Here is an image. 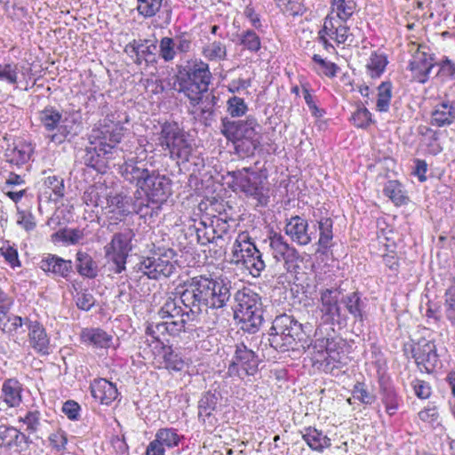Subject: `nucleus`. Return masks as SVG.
Returning a JSON list of instances; mask_svg holds the SVG:
<instances>
[{"label": "nucleus", "mask_w": 455, "mask_h": 455, "mask_svg": "<svg viewBox=\"0 0 455 455\" xmlns=\"http://www.w3.org/2000/svg\"><path fill=\"white\" fill-rule=\"evenodd\" d=\"M163 359L164 368L168 371H181L185 367L182 356L175 352L172 347H163Z\"/></svg>", "instance_id": "obj_43"}, {"label": "nucleus", "mask_w": 455, "mask_h": 455, "mask_svg": "<svg viewBox=\"0 0 455 455\" xmlns=\"http://www.w3.org/2000/svg\"><path fill=\"white\" fill-rule=\"evenodd\" d=\"M335 346L333 340L326 338L317 339L314 343L307 345L308 348L312 347L314 353L323 354L325 352L328 355L325 358L323 370L332 375H334V370L338 369L340 363L339 353L335 352Z\"/></svg>", "instance_id": "obj_20"}, {"label": "nucleus", "mask_w": 455, "mask_h": 455, "mask_svg": "<svg viewBox=\"0 0 455 455\" xmlns=\"http://www.w3.org/2000/svg\"><path fill=\"white\" fill-rule=\"evenodd\" d=\"M383 194L396 206L405 205L410 201L403 185L395 180L386 182L383 188Z\"/></svg>", "instance_id": "obj_31"}, {"label": "nucleus", "mask_w": 455, "mask_h": 455, "mask_svg": "<svg viewBox=\"0 0 455 455\" xmlns=\"http://www.w3.org/2000/svg\"><path fill=\"white\" fill-rule=\"evenodd\" d=\"M82 339L97 347H108L111 341V336L101 329H86L82 332Z\"/></svg>", "instance_id": "obj_40"}, {"label": "nucleus", "mask_w": 455, "mask_h": 455, "mask_svg": "<svg viewBox=\"0 0 455 455\" xmlns=\"http://www.w3.org/2000/svg\"><path fill=\"white\" fill-rule=\"evenodd\" d=\"M17 80L18 68L16 64H0V81H5L8 84H15L17 83Z\"/></svg>", "instance_id": "obj_60"}, {"label": "nucleus", "mask_w": 455, "mask_h": 455, "mask_svg": "<svg viewBox=\"0 0 455 455\" xmlns=\"http://www.w3.org/2000/svg\"><path fill=\"white\" fill-rule=\"evenodd\" d=\"M284 231L292 242L299 245H307L312 241V234L308 232V222L306 219L295 215L286 220Z\"/></svg>", "instance_id": "obj_19"}, {"label": "nucleus", "mask_w": 455, "mask_h": 455, "mask_svg": "<svg viewBox=\"0 0 455 455\" xmlns=\"http://www.w3.org/2000/svg\"><path fill=\"white\" fill-rule=\"evenodd\" d=\"M260 129L257 119L249 116L245 120H232L229 117L221 118L220 132L227 140L236 142L242 140H251L252 144L255 136Z\"/></svg>", "instance_id": "obj_10"}, {"label": "nucleus", "mask_w": 455, "mask_h": 455, "mask_svg": "<svg viewBox=\"0 0 455 455\" xmlns=\"http://www.w3.org/2000/svg\"><path fill=\"white\" fill-rule=\"evenodd\" d=\"M149 165L145 159L132 156L120 166L121 174L125 180L139 188L141 185H147V180L154 171L149 169Z\"/></svg>", "instance_id": "obj_15"}, {"label": "nucleus", "mask_w": 455, "mask_h": 455, "mask_svg": "<svg viewBox=\"0 0 455 455\" xmlns=\"http://www.w3.org/2000/svg\"><path fill=\"white\" fill-rule=\"evenodd\" d=\"M211 286V308H221L225 307L231 297L230 281L222 277H212Z\"/></svg>", "instance_id": "obj_24"}, {"label": "nucleus", "mask_w": 455, "mask_h": 455, "mask_svg": "<svg viewBox=\"0 0 455 455\" xmlns=\"http://www.w3.org/2000/svg\"><path fill=\"white\" fill-rule=\"evenodd\" d=\"M130 198L121 194H115L108 192V205L104 207V210L108 213H116L121 216L127 215L131 212L130 210Z\"/></svg>", "instance_id": "obj_36"}, {"label": "nucleus", "mask_w": 455, "mask_h": 455, "mask_svg": "<svg viewBox=\"0 0 455 455\" xmlns=\"http://www.w3.org/2000/svg\"><path fill=\"white\" fill-rule=\"evenodd\" d=\"M332 226L333 221L331 218H323L318 221L320 231L318 245L324 251L331 247V241L333 237Z\"/></svg>", "instance_id": "obj_47"}, {"label": "nucleus", "mask_w": 455, "mask_h": 455, "mask_svg": "<svg viewBox=\"0 0 455 455\" xmlns=\"http://www.w3.org/2000/svg\"><path fill=\"white\" fill-rule=\"evenodd\" d=\"M212 79L209 65L202 60H192L178 66L173 89L188 100H195L197 95L207 92Z\"/></svg>", "instance_id": "obj_1"}, {"label": "nucleus", "mask_w": 455, "mask_h": 455, "mask_svg": "<svg viewBox=\"0 0 455 455\" xmlns=\"http://www.w3.org/2000/svg\"><path fill=\"white\" fill-rule=\"evenodd\" d=\"M302 437L307 445L316 451H323L331 445V439L314 427L307 428Z\"/></svg>", "instance_id": "obj_35"}, {"label": "nucleus", "mask_w": 455, "mask_h": 455, "mask_svg": "<svg viewBox=\"0 0 455 455\" xmlns=\"http://www.w3.org/2000/svg\"><path fill=\"white\" fill-rule=\"evenodd\" d=\"M75 299L77 307L84 311H89L95 304L93 295L86 290L77 291Z\"/></svg>", "instance_id": "obj_62"}, {"label": "nucleus", "mask_w": 455, "mask_h": 455, "mask_svg": "<svg viewBox=\"0 0 455 455\" xmlns=\"http://www.w3.org/2000/svg\"><path fill=\"white\" fill-rule=\"evenodd\" d=\"M367 299L359 291L350 292L340 299V303L344 305L355 323H363L367 318Z\"/></svg>", "instance_id": "obj_21"}, {"label": "nucleus", "mask_w": 455, "mask_h": 455, "mask_svg": "<svg viewBox=\"0 0 455 455\" xmlns=\"http://www.w3.org/2000/svg\"><path fill=\"white\" fill-rule=\"evenodd\" d=\"M158 140L159 145L169 151L171 158L183 162L189 160L192 147L176 122H165L161 125Z\"/></svg>", "instance_id": "obj_6"}, {"label": "nucleus", "mask_w": 455, "mask_h": 455, "mask_svg": "<svg viewBox=\"0 0 455 455\" xmlns=\"http://www.w3.org/2000/svg\"><path fill=\"white\" fill-rule=\"evenodd\" d=\"M157 50V45L156 43H152L149 45H147L144 43H140L137 41H133L130 43L126 48V52H130L131 53H134L136 59L134 62L136 64H141L142 60L146 62H154L156 60V51Z\"/></svg>", "instance_id": "obj_30"}, {"label": "nucleus", "mask_w": 455, "mask_h": 455, "mask_svg": "<svg viewBox=\"0 0 455 455\" xmlns=\"http://www.w3.org/2000/svg\"><path fill=\"white\" fill-rule=\"evenodd\" d=\"M25 325L28 330V341L30 347L41 355L49 354L50 338L45 328L37 320L25 317Z\"/></svg>", "instance_id": "obj_17"}, {"label": "nucleus", "mask_w": 455, "mask_h": 455, "mask_svg": "<svg viewBox=\"0 0 455 455\" xmlns=\"http://www.w3.org/2000/svg\"><path fill=\"white\" fill-rule=\"evenodd\" d=\"M212 228H214V235L216 238V245L222 247L227 243V238L229 233V224L226 220L219 217H214L211 220Z\"/></svg>", "instance_id": "obj_51"}, {"label": "nucleus", "mask_w": 455, "mask_h": 455, "mask_svg": "<svg viewBox=\"0 0 455 455\" xmlns=\"http://www.w3.org/2000/svg\"><path fill=\"white\" fill-rule=\"evenodd\" d=\"M304 336L303 325L292 315L284 314L276 316L273 321L268 342L280 352L299 350L298 343L303 340Z\"/></svg>", "instance_id": "obj_2"}, {"label": "nucleus", "mask_w": 455, "mask_h": 455, "mask_svg": "<svg viewBox=\"0 0 455 455\" xmlns=\"http://www.w3.org/2000/svg\"><path fill=\"white\" fill-rule=\"evenodd\" d=\"M269 246L276 261H283L287 272H293L299 267V253L290 245L281 234L275 233L269 237Z\"/></svg>", "instance_id": "obj_12"}, {"label": "nucleus", "mask_w": 455, "mask_h": 455, "mask_svg": "<svg viewBox=\"0 0 455 455\" xmlns=\"http://www.w3.org/2000/svg\"><path fill=\"white\" fill-rule=\"evenodd\" d=\"M337 17L345 23L355 12L356 3L354 0H335Z\"/></svg>", "instance_id": "obj_54"}, {"label": "nucleus", "mask_w": 455, "mask_h": 455, "mask_svg": "<svg viewBox=\"0 0 455 455\" xmlns=\"http://www.w3.org/2000/svg\"><path fill=\"white\" fill-rule=\"evenodd\" d=\"M235 317L239 320L241 329L250 333L258 331L263 322V306L259 294L243 288L235 292Z\"/></svg>", "instance_id": "obj_4"}, {"label": "nucleus", "mask_w": 455, "mask_h": 455, "mask_svg": "<svg viewBox=\"0 0 455 455\" xmlns=\"http://www.w3.org/2000/svg\"><path fill=\"white\" fill-rule=\"evenodd\" d=\"M202 54L210 61L224 60L227 58V48L222 42L213 41L203 47Z\"/></svg>", "instance_id": "obj_44"}, {"label": "nucleus", "mask_w": 455, "mask_h": 455, "mask_svg": "<svg viewBox=\"0 0 455 455\" xmlns=\"http://www.w3.org/2000/svg\"><path fill=\"white\" fill-rule=\"evenodd\" d=\"M109 188L103 183H96L90 186L83 195L84 203L92 207H104L108 205Z\"/></svg>", "instance_id": "obj_27"}, {"label": "nucleus", "mask_w": 455, "mask_h": 455, "mask_svg": "<svg viewBox=\"0 0 455 455\" xmlns=\"http://www.w3.org/2000/svg\"><path fill=\"white\" fill-rule=\"evenodd\" d=\"M134 235L132 229L125 228L116 233L110 243L104 247L106 258L114 263L116 274H120L125 269L127 257L132 249L131 243Z\"/></svg>", "instance_id": "obj_7"}, {"label": "nucleus", "mask_w": 455, "mask_h": 455, "mask_svg": "<svg viewBox=\"0 0 455 455\" xmlns=\"http://www.w3.org/2000/svg\"><path fill=\"white\" fill-rule=\"evenodd\" d=\"M157 443H159L164 449L173 448L180 443V435L173 428H161L155 436Z\"/></svg>", "instance_id": "obj_49"}, {"label": "nucleus", "mask_w": 455, "mask_h": 455, "mask_svg": "<svg viewBox=\"0 0 455 455\" xmlns=\"http://www.w3.org/2000/svg\"><path fill=\"white\" fill-rule=\"evenodd\" d=\"M211 285L212 276L206 275L194 276L184 283L180 299L192 311V316L201 313L204 308H211Z\"/></svg>", "instance_id": "obj_5"}, {"label": "nucleus", "mask_w": 455, "mask_h": 455, "mask_svg": "<svg viewBox=\"0 0 455 455\" xmlns=\"http://www.w3.org/2000/svg\"><path fill=\"white\" fill-rule=\"evenodd\" d=\"M455 122V102L449 100L436 104L431 112L430 124L436 127L449 126Z\"/></svg>", "instance_id": "obj_25"}, {"label": "nucleus", "mask_w": 455, "mask_h": 455, "mask_svg": "<svg viewBox=\"0 0 455 455\" xmlns=\"http://www.w3.org/2000/svg\"><path fill=\"white\" fill-rule=\"evenodd\" d=\"M195 316H190V318H187L186 316H178L175 318L167 317L166 320L156 323L155 329L159 333H169L172 336H177L181 331H189L191 330L190 324L188 323L189 320H194Z\"/></svg>", "instance_id": "obj_28"}, {"label": "nucleus", "mask_w": 455, "mask_h": 455, "mask_svg": "<svg viewBox=\"0 0 455 455\" xmlns=\"http://www.w3.org/2000/svg\"><path fill=\"white\" fill-rule=\"evenodd\" d=\"M239 44L251 52H258L261 48V40L252 29H246L237 35Z\"/></svg>", "instance_id": "obj_46"}, {"label": "nucleus", "mask_w": 455, "mask_h": 455, "mask_svg": "<svg viewBox=\"0 0 455 455\" xmlns=\"http://www.w3.org/2000/svg\"><path fill=\"white\" fill-rule=\"evenodd\" d=\"M79 124L75 119L69 120L68 118L61 119L60 127L57 132L51 136V140L55 143H61L67 138H73L78 134Z\"/></svg>", "instance_id": "obj_38"}, {"label": "nucleus", "mask_w": 455, "mask_h": 455, "mask_svg": "<svg viewBox=\"0 0 455 455\" xmlns=\"http://www.w3.org/2000/svg\"><path fill=\"white\" fill-rule=\"evenodd\" d=\"M31 152L29 145L20 144L12 149L8 148L5 156L10 163L20 165L29 160Z\"/></svg>", "instance_id": "obj_45"}, {"label": "nucleus", "mask_w": 455, "mask_h": 455, "mask_svg": "<svg viewBox=\"0 0 455 455\" xmlns=\"http://www.w3.org/2000/svg\"><path fill=\"white\" fill-rule=\"evenodd\" d=\"M259 359L256 353L247 347L243 342L235 345V351L228 372L230 376H253L259 370Z\"/></svg>", "instance_id": "obj_8"}, {"label": "nucleus", "mask_w": 455, "mask_h": 455, "mask_svg": "<svg viewBox=\"0 0 455 455\" xmlns=\"http://www.w3.org/2000/svg\"><path fill=\"white\" fill-rule=\"evenodd\" d=\"M411 354L419 369L427 373L432 372L439 363L435 342L424 338L411 345Z\"/></svg>", "instance_id": "obj_14"}, {"label": "nucleus", "mask_w": 455, "mask_h": 455, "mask_svg": "<svg viewBox=\"0 0 455 455\" xmlns=\"http://www.w3.org/2000/svg\"><path fill=\"white\" fill-rule=\"evenodd\" d=\"M39 119L46 131H58L62 115L54 108L47 107L39 113Z\"/></svg>", "instance_id": "obj_42"}, {"label": "nucleus", "mask_w": 455, "mask_h": 455, "mask_svg": "<svg viewBox=\"0 0 455 455\" xmlns=\"http://www.w3.org/2000/svg\"><path fill=\"white\" fill-rule=\"evenodd\" d=\"M159 56L165 61L170 62L176 56L175 43L172 37H163L159 44Z\"/></svg>", "instance_id": "obj_57"}, {"label": "nucleus", "mask_w": 455, "mask_h": 455, "mask_svg": "<svg viewBox=\"0 0 455 455\" xmlns=\"http://www.w3.org/2000/svg\"><path fill=\"white\" fill-rule=\"evenodd\" d=\"M27 443V436L13 427L0 426V446L20 447Z\"/></svg>", "instance_id": "obj_32"}, {"label": "nucleus", "mask_w": 455, "mask_h": 455, "mask_svg": "<svg viewBox=\"0 0 455 455\" xmlns=\"http://www.w3.org/2000/svg\"><path fill=\"white\" fill-rule=\"evenodd\" d=\"M387 64V60L386 56L376 52L372 53L367 64L371 76L379 77L384 72Z\"/></svg>", "instance_id": "obj_55"}, {"label": "nucleus", "mask_w": 455, "mask_h": 455, "mask_svg": "<svg viewBox=\"0 0 455 455\" xmlns=\"http://www.w3.org/2000/svg\"><path fill=\"white\" fill-rule=\"evenodd\" d=\"M418 132L425 139V140L427 141V146L431 154L436 155L442 151V147L438 143L439 132L437 131H435L426 125H420L418 128Z\"/></svg>", "instance_id": "obj_48"}, {"label": "nucleus", "mask_w": 455, "mask_h": 455, "mask_svg": "<svg viewBox=\"0 0 455 455\" xmlns=\"http://www.w3.org/2000/svg\"><path fill=\"white\" fill-rule=\"evenodd\" d=\"M248 107L243 99L233 96L227 102V111L231 117H240L246 114Z\"/></svg>", "instance_id": "obj_56"}, {"label": "nucleus", "mask_w": 455, "mask_h": 455, "mask_svg": "<svg viewBox=\"0 0 455 455\" xmlns=\"http://www.w3.org/2000/svg\"><path fill=\"white\" fill-rule=\"evenodd\" d=\"M322 308L321 311L329 320L334 321L341 317V310L339 305V291L336 289H325L320 292Z\"/></svg>", "instance_id": "obj_26"}, {"label": "nucleus", "mask_w": 455, "mask_h": 455, "mask_svg": "<svg viewBox=\"0 0 455 455\" xmlns=\"http://www.w3.org/2000/svg\"><path fill=\"white\" fill-rule=\"evenodd\" d=\"M392 97V85L389 82H383L378 87L377 110L387 112Z\"/></svg>", "instance_id": "obj_50"}, {"label": "nucleus", "mask_w": 455, "mask_h": 455, "mask_svg": "<svg viewBox=\"0 0 455 455\" xmlns=\"http://www.w3.org/2000/svg\"><path fill=\"white\" fill-rule=\"evenodd\" d=\"M123 136L124 128L120 123L105 118L92 131L91 139L102 147H110L112 154L113 148L121 141Z\"/></svg>", "instance_id": "obj_13"}, {"label": "nucleus", "mask_w": 455, "mask_h": 455, "mask_svg": "<svg viewBox=\"0 0 455 455\" xmlns=\"http://www.w3.org/2000/svg\"><path fill=\"white\" fill-rule=\"evenodd\" d=\"M425 49L426 46H419L409 63L412 79L420 84L427 82L429 74L435 66L434 58Z\"/></svg>", "instance_id": "obj_16"}, {"label": "nucleus", "mask_w": 455, "mask_h": 455, "mask_svg": "<svg viewBox=\"0 0 455 455\" xmlns=\"http://www.w3.org/2000/svg\"><path fill=\"white\" fill-rule=\"evenodd\" d=\"M174 256L175 252L172 249L165 250L163 253L154 252L152 256L144 258L138 263V270L150 279L169 277L176 268L172 261Z\"/></svg>", "instance_id": "obj_9"}, {"label": "nucleus", "mask_w": 455, "mask_h": 455, "mask_svg": "<svg viewBox=\"0 0 455 455\" xmlns=\"http://www.w3.org/2000/svg\"><path fill=\"white\" fill-rule=\"evenodd\" d=\"M159 315L164 319L167 317L175 318L178 316H186L190 318L192 316V311H185L180 305L175 298L169 297L160 308L158 312Z\"/></svg>", "instance_id": "obj_39"}, {"label": "nucleus", "mask_w": 455, "mask_h": 455, "mask_svg": "<svg viewBox=\"0 0 455 455\" xmlns=\"http://www.w3.org/2000/svg\"><path fill=\"white\" fill-rule=\"evenodd\" d=\"M110 155V147L100 146L91 140L90 145L83 150L82 162L98 172H102Z\"/></svg>", "instance_id": "obj_18"}, {"label": "nucleus", "mask_w": 455, "mask_h": 455, "mask_svg": "<svg viewBox=\"0 0 455 455\" xmlns=\"http://www.w3.org/2000/svg\"><path fill=\"white\" fill-rule=\"evenodd\" d=\"M445 307L447 318L455 322V285L446 290Z\"/></svg>", "instance_id": "obj_64"}, {"label": "nucleus", "mask_w": 455, "mask_h": 455, "mask_svg": "<svg viewBox=\"0 0 455 455\" xmlns=\"http://www.w3.org/2000/svg\"><path fill=\"white\" fill-rule=\"evenodd\" d=\"M93 398H117L118 390L116 384L106 379H96L90 386Z\"/></svg>", "instance_id": "obj_33"}, {"label": "nucleus", "mask_w": 455, "mask_h": 455, "mask_svg": "<svg viewBox=\"0 0 455 455\" xmlns=\"http://www.w3.org/2000/svg\"><path fill=\"white\" fill-rule=\"evenodd\" d=\"M220 97L213 91L207 89V92L197 95L195 100H189L190 104L195 107L200 106V115L205 124H210L215 116L216 105Z\"/></svg>", "instance_id": "obj_23"}, {"label": "nucleus", "mask_w": 455, "mask_h": 455, "mask_svg": "<svg viewBox=\"0 0 455 455\" xmlns=\"http://www.w3.org/2000/svg\"><path fill=\"white\" fill-rule=\"evenodd\" d=\"M2 391L10 398H21L22 385L15 379H8L4 382Z\"/></svg>", "instance_id": "obj_61"}, {"label": "nucleus", "mask_w": 455, "mask_h": 455, "mask_svg": "<svg viewBox=\"0 0 455 455\" xmlns=\"http://www.w3.org/2000/svg\"><path fill=\"white\" fill-rule=\"evenodd\" d=\"M385 361L379 358L376 361L377 373H378V385H379V395L384 398H393L395 391L391 380L385 375L384 372Z\"/></svg>", "instance_id": "obj_41"}, {"label": "nucleus", "mask_w": 455, "mask_h": 455, "mask_svg": "<svg viewBox=\"0 0 455 455\" xmlns=\"http://www.w3.org/2000/svg\"><path fill=\"white\" fill-rule=\"evenodd\" d=\"M243 266L250 270L253 276H259L262 270L265 269L266 264L262 259V254L259 251H257L252 258L245 260Z\"/></svg>", "instance_id": "obj_59"}, {"label": "nucleus", "mask_w": 455, "mask_h": 455, "mask_svg": "<svg viewBox=\"0 0 455 455\" xmlns=\"http://www.w3.org/2000/svg\"><path fill=\"white\" fill-rule=\"evenodd\" d=\"M371 116L370 111L366 108H358L352 115L351 120L356 127L366 128L371 122Z\"/></svg>", "instance_id": "obj_63"}, {"label": "nucleus", "mask_w": 455, "mask_h": 455, "mask_svg": "<svg viewBox=\"0 0 455 455\" xmlns=\"http://www.w3.org/2000/svg\"><path fill=\"white\" fill-rule=\"evenodd\" d=\"M164 0H137V11L144 18L155 16L161 9Z\"/></svg>", "instance_id": "obj_53"}, {"label": "nucleus", "mask_w": 455, "mask_h": 455, "mask_svg": "<svg viewBox=\"0 0 455 455\" xmlns=\"http://www.w3.org/2000/svg\"><path fill=\"white\" fill-rule=\"evenodd\" d=\"M84 235L83 230H80L78 228L74 229H60L59 231L55 232L52 238L53 240L57 241H62L64 243H68L70 244H76L79 243L83 238Z\"/></svg>", "instance_id": "obj_52"}, {"label": "nucleus", "mask_w": 455, "mask_h": 455, "mask_svg": "<svg viewBox=\"0 0 455 455\" xmlns=\"http://www.w3.org/2000/svg\"><path fill=\"white\" fill-rule=\"evenodd\" d=\"M231 175L235 186L246 196L257 200L258 204L261 205L267 204L268 196L266 195L267 189L265 188L267 177H263L257 172L246 175L243 173V171H235Z\"/></svg>", "instance_id": "obj_11"}, {"label": "nucleus", "mask_w": 455, "mask_h": 455, "mask_svg": "<svg viewBox=\"0 0 455 455\" xmlns=\"http://www.w3.org/2000/svg\"><path fill=\"white\" fill-rule=\"evenodd\" d=\"M39 267L48 275L68 278L72 271V261L54 254H47L38 263Z\"/></svg>", "instance_id": "obj_22"}, {"label": "nucleus", "mask_w": 455, "mask_h": 455, "mask_svg": "<svg viewBox=\"0 0 455 455\" xmlns=\"http://www.w3.org/2000/svg\"><path fill=\"white\" fill-rule=\"evenodd\" d=\"M76 259L79 275L90 279L98 275V265L87 252L77 251Z\"/></svg>", "instance_id": "obj_34"}, {"label": "nucleus", "mask_w": 455, "mask_h": 455, "mask_svg": "<svg viewBox=\"0 0 455 455\" xmlns=\"http://www.w3.org/2000/svg\"><path fill=\"white\" fill-rule=\"evenodd\" d=\"M188 230L191 231V234L196 235L197 243L201 245H207L211 243L216 244L214 228L211 220L209 224L204 220H200L197 224L189 227Z\"/></svg>", "instance_id": "obj_37"}, {"label": "nucleus", "mask_w": 455, "mask_h": 455, "mask_svg": "<svg viewBox=\"0 0 455 455\" xmlns=\"http://www.w3.org/2000/svg\"><path fill=\"white\" fill-rule=\"evenodd\" d=\"M139 188L145 193L147 204H140L137 207L136 212L143 218L157 217L162 210V205L172 194V180L154 170L147 180V185H141Z\"/></svg>", "instance_id": "obj_3"}, {"label": "nucleus", "mask_w": 455, "mask_h": 455, "mask_svg": "<svg viewBox=\"0 0 455 455\" xmlns=\"http://www.w3.org/2000/svg\"><path fill=\"white\" fill-rule=\"evenodd\" d=\"M258 251L256 245L251 242V239L247 235L242 234L238 236V239L234 244V260L236 263L242 262L243 265L245 260L252 258L257 254Z\"/></svg>", "instance_id": "obj_29"}, {"label": "nucleus", "mask_w": 455, "mask_h": 455, "mask_svg": "<svg viewBox=\"0 0 455 455\" xmlns=\"http://www.w3.org/2000/svg\"><path fill=\"white\" fill-rule=\"evenodd\" d=\"M44 185L52 190L56 200L64 196L65 186L62 178L56 175L48 176L44 180Z\"/></svg>", "instance_id": "obj_58"}]
</instances>
